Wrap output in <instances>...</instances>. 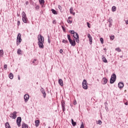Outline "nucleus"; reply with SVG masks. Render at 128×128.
Instances as JSON below:
<instances>
[{
    "mask_svg": "<svg viewBox=\"0 0 128 128\" xmlns=\"http://www.w3.org/2000/svg\"><path fill=\"white\" fill-rule=\"evenodd\" d=\"M100 42L101 44H104V38H100Z\"/></svg>",
    "mask_w": 128,
    "mask_h": 128,
    "instance_id": "obj_38",
    "label": "nucleus"
},
{
    "mask_svg": "<svg viewBox=\"0 0 128 128\" xmlns=\"http://www.w3.org/2000/svg\"><path fill=\"white\" fill-rule=\"evenodd\" d=\"M8 76L10 80H12L14 78V74H12V73H10Z\"/></svg>",
    "mask_w": 128,
    "mask_h": 128,
    "instance_id": "obj_24",
    "label": "nucleus"
},
{
    "mask_svg": "<svg viewBox=\"0 0 128 128\" xmlns=\"http://www.w3.org/2000/svg\"><path fill=\"white\" fill-rule=\"evenodd\" d=\"M96 124H102V120H98V121H96Z\"/></svg>",
    "mask_w": 128,
    "mask_h": 128,
    "instance_id": "obj_33",
    "label": "nucleus"
},
{
    "mask_svg": "<svg viewBox=\"0 0 128 128\" xmlns=\"http://www.w3.org/2000/svg\"><path fill=\"white\" fill-rule=\"evenodd\" d=\"M4 56V50H0V56H1V58H2Z\"/></svg>",
    "mask_w": 128,
    "mask_h": 128,
    "instance_id": "obj_25",
    "label": "nucleus"
},
{
    "mask_svg": "<svg viewBox=\"0 0 128 128\" xmlns=\"http://www.w3.org/2000/svg\"><path fill=\"white\" fill-rule=\"evenodd\" d=\"M112 23H110L109 24V28H110L112 26Z\"/></svg>",
    "mask_w": 128,
    "mask_h": 128,
    "instance_id": "obj_49",
    "label": "nucleus"
},
{
    "mask_svg": "<svg viewBox=\"0 0 128 128\" xmlns=\"http://www.w3.org/2000/svg\"><path fill=\"white\" fill-rule=\"evenodd\" d=\"M17 54H22V50H20V48L18 49L17 50Z\"/></svg>",
    "mask_w": 128,
    "mask_h": 128,
    "instance_id": "obj_27",
    "label": "nucleus"
},
{
    "mask_svg": "<svg viewBox=\"0 0 128 128\" xmlns=\"http://www.w3.org/2000/svg\"><path fill=\"white\" fill-rule=\"evenodd\" d=\"M17 24H18V26H20V20L18 21Z\"/></svg>",
    "mask_w": 128,
    "mask_h": 128,
    "instance_id": "obj_45",
    "label": "nucleus"
},
{
    "mask_svg": "<svg viewBox=\"0 0 128 128\" xmlns=\"http://www.w3.org/2000/svg\"><path fill=\"white\" fill-rule=\"evenodd\" d=\"M58 84H60L61 86H64V82L62 81V80L59 79L58 80Z\"/></svg>",
    "mask_w": 128,
    "mask_h": 128,
    "instance_id": "obj_17",
    "label": "nucleus"
},
{
    "mask_svg": "<svg viewBox=\"0 0 128 128\" xmlns=\"http://www.w3.org/2000/svg\"><path fill=\"white\" fill-rule=\"evenodd\" d=\"M87 24V26L89 28H90V24L88 22H86Z\"/></svg>",
    "mask_w": 128,
    "mask_h": 128,
    "instance_id": "obj_36",
    "label": "nucleus"
},
{
    "mask_svg": "<svg viewBox=\"0 0 128 128\" xmlns=\"http://www.w3.org/2000/svg\"><path fill=\"white\" fill-rule=\"evenodd\" d=\"M30 98V96L28 94H26L25 95H24V102H26L28 101V100Z\"/></svg>",
    "mask_w": 128,
    "mask_h": 128,
    "instance_id": "obj_10",
    "label": "nucleus"
},
{
    "mask_svg": "<svg viewBox=\"0 0 128 128\" xmlns=\"http://www.w3.org/2000/svg\"><path fill=\"white\" fill-rule=\"evenodd\" d=\"M102 84H106L108 82V79L106 78H104L102 79Z\"/></svg>",
    "mask_w": 128,
    "mask_h": 128,
    "instance_id": "obj_15",
    "label": "nucleus"
},
{
    "mask_svg": "<svg viewBox=\"0 0 128 128\" xmlns=\"http://www.w3.org/2000/svg\"><path fill=\"white\" fill-rule=\"evenodd\" d=\"M39 2L40 4H44V0H39Z\"/></svg>",
    "mask_w": 128,
    "mask_h": 128,
    "instance_id": "obj_28",
    "label": "nucleus"
},
{
    "mask_svg": "<svg viewBox=\"0 0 128 128\" xmlns=\"http://www.w3.org/2000/svg\"><path fill=\"white\" fill-rule=\"evenodd\" d=\"M76 38L72 40L70 38V34L67 35L68 42L72 46H76V41L77 44H80V36H78V34H76Z\"/></svg>",
    "mask_w": 128,
    "mask_h": 128,
    "instance_id": "obj_1",
    "label": "nucleus"
},
{
    "mask_svg": "<svg viewBox=\"0 0 128 128\" xmlns=\"http://www.w3.org/2000/svg\"><path fill=\"white\" fill-rule=\"evenodd\" d=\"M52 22L54 24H56V20H53Z\"/></svg>",
    "mask_w": 128,
    "mask_h": 128,
    "instance_id": "obj_48",
    "label": "nucleus"
},
{
    "mask_svg": "<svg viewBox=\"0 0 128 128\" xmlns=\"http://www.w3.org/2000/svg\"><path fill=\"white\" fill-rule=\"evenodd\" d=\"M60 54H62V49H60Z\"/></svg>",
    "mask_w": 128,
    "mask_h": 128,
    "instance_id": "obj_50",
    "label": "nucleus"
},
{
    "mask_svg": "<svg viewBox=\"0 0 128 128\" xmlns=\"http://www.w3.org/2000/svg\"><path fill=\"white\" fill-rule=\"evenodd\" d=\"M105 110H108V106H105Z\"/></svg>",
    "mask_w": 128,
    "mask_h": 128,
    "instance_id": "obj_51",
    "label": "nucleus"
},
{
    "mask_svg": "<svg viewBox=\"0 0 128 128\" xmlns=\"http://www.w3.org/2000/svg\"><path fill=\"white\" fill-rule=\"evenodd\" d=\"M36 59H34L33 61H32V63L33 64H35V65L36 66V64H38V62H36Z\"/></svg>",
    "mask_w": 128,
    "mask_h": 128,
    "instance_id": "obj_32",
    "label": "nucleus"
},
{
    "mask_svg": "<svg viewBox=\"0 0 128 128\" xmlns=\"http://www.w3.org/2000/svg\"><path fill=\"white\" fill-rule=\"evenodd\" d=\"M17 16H19L18 13Z\"/></svg>",
    "mask_w": 128,
    "mask_h": 128,
    "instance_id": "obj_59",
    "label": "nucleus"
},
{
    "mask_svg": "<svg viewBox=\"0 0 128 128\" xmlns=\"http://www.w3.org/2000/svg\"><path fill=\"white\" fill-rule=\"evenodd\" d=\"M124 82H120L118 84V87L119 88H120V90H122V88H124Z\"/></svg>",
    "mask_w": 128,
    "mask_h": 128,
    "instance_id": "obj_14",
    "label": "nucleus"
},
{
    "mask_svg": "<svg viewBox=\"0 0 128 128\" xmlns=\"http://www.w3.org/2000/svg\"><path fill=\"white\" fill-rule=\"evenodd\" d=\"M48 44H50V36H48Z\"/></svg>",
    "mask_w": 128,
    "mask_h": 128,
    "instance_id": "obj_42",
    "label": "nucleus"
},
{
    "mask_svg": "<svg viewBox=\"0 0 128 128\" xmlns=\"http://www.w3.org/2000/svg\"><path fill=\"white\" fill-rule=\"evenodd\" d=\"M102 60L103 62L107 63L108 62V60H106V56H102Z\"/></svg>",
    "mask_w": 128,
    "mask_h": 128,
    "instance_id": "obj_16",
    "label": "nucleus"
},
{
    "mask_svg": "<svg viewBox=\"0 0 128 128\" xmlns=\"http://www.w3.org/2000/svg\"><path fill=\"white\" fill-rule=\"evenodd\" d=\"M20 42H22V34H20V33H18L16 38L17 46H18V44H20Z\"/></svg>",
    "mask_w": 128,
    "mask_h": 128,
    "instance_id": "obj_4",
    "label": "nucleus"
},
{
    "mask_svg": "<svg viewBox=\"0 0 128 128\" xmlns=\"http://www.w3.org/2000/svg\"><path fill=\"white\" fill-rule=\"evenodd\" d=\"M72 124L73 126H76V122L74 121V119H71Z\"/></svg>",
    "mask_w": 128,
    "mask_h": 128,
    "instance_id": "obj_18",
    "label": "nucleus"
},
{
    "mask_svg": "<svg viewBox=\"0 0 128 128\" xmlns=\"http://www.w3.org/2000/svg\"><path fill=\"white\" fill-rule=\"evenodd\" d=\"M10 118H12L13 120H16V112H14L12 114V116H10Z\"/></svg>",
    "mask_w": 128,
    "mask_h": 128,
    "instance_id": "obj_13",
    "label": "nucleus"
},
{
    "mask_svg": "<svg viewBox=\"0 0 128 128\" xmlns=\"http://www.w3.org/2000/svg\"><path fill=\"white\" fill-rule=\"evenodd\" d=\"M80 128H84V122H82V124H81Z\"/></svg>",
    "mask_w": 128,
    "mask_h": 128,
    "instance_id": "obj_39",
    "label": "nucleus"
},
{
    "mask_svg": "<svg viewBox=\"0 0 128 128\" xmlns=\"http://www.w3.org/2000/svg\"><path fill=\"white\" fill-rule=\"evenodd\" d=\"M69 32L70 34H76H76H78V32H75L74 30H69Z\"/></svg>",
    "mask_w": 128,
    "mask_h": 128,
    "instance_id": "obj_21",
    "label": "nucleus"
},
{
    "mask_svg": "<svg viewBox=\"0 0 128 128\" xmlns=\"http://www.w3.org/2000/svg\"><path fill=\"white\" fill-rule=\"evenodd\" d=\"M114 36H110V40H114Z\"/></svg>",
    "mask_w": 128,
    "mask_h": 128,
    "instance_id": "obj_34",
    "label": "nucleus"
},
{
    "mask_svg": "<svg viewBox=\"0 0 128 128\" xmlns=\"http://www.w3.org/2000/svg\"><path fill=\"white\" fill-rule=\"evenodd\" d=\"M62 29L63 32H66V28H64V27L62 26Z\"/></svg>",
    "mask_w": 128,
    "mask_h": 128,
    "instance_id": "obj_40",
    "label": "nucleus"
},
{
    "mask_svg": "<svg viewBox=\"0 0 128 128\" xmlns=\"http://www.w3.org/2000/svg\"><path fill=\"white\" fill-rule=\"evenodd\" d=\"M82 88L84 90H88V86L86 84V80L84 79L82 83Z\"/></svg>",
    "mask_w": 128,
    "mask_h": 128,
    "instance_id": "obj_5",
    "label": "nucleus"
},
{
    "mask_svg": "<svg viewBox=\"0 0 128 128\" xmlns=\"http://www.w3.org/2000/svg\"><path fill=\"white\" fill-rule=\"evenodd\" d=\"M18 80H20V76H18Z\"/></svg>",
    "mask_w": 128,
    "mask_h": 128,
    "instance_id": "obj_53",
    "label": "nucleus"
},
{
    "mask_svg": "<svg viewBox=\"0 0 128 128\" xmlns=\"http://www.w3.org/2000/svg\"><path fill=\"white\" fill-rule=\"evenodd\" d=\"M26 5L28 4V1L26 2Z\"/></svg>",
    "mask_w": 128,
    "mask_h": 128,
    "instance_id": "obj_54",
    "label": "nucleus"
},
{
    "mask_svg": "<svg viewBox=\"0 0 128 128\" xmlns=\"http://www.w3.org/2000/svg\"><path fill=\"white\" fill-rule=\"evenodd\" d=\"M20 122H22V117H18L16 119V124L18 126H20Z\"/></svg>",
    "mask_w": 128,
    "mask_h": 128,
    "instance_id": "obj_8",
    "label": "nucleus"
},
{
    "mask_svg": "<svg viewBox=\"0 0 128 128\" xmlns=\"http://www.w3.org/2000/svg\"><path fill=\"white\" fill-rule=\"evenodd\" d=\"M48 128H50V126H49V127H48Z\"/></svg>",
    "mask_w": 128,
    "mask_h": 128,
    "instance_id": "obj_61",
    "label": "nucleus"
},
{
    "mask_svg": "<svg viewBox=\"0 0 128 128\" xmlns=\"http://www.w3.org/2000/svg\"><path fill=\"white\" fill-rule=\"evenodd\" d=\"M116 80V75L115 74H113L111 78H110V84H112L114 83Z\"/></svg>",
    "mask_w": 128,
    "mask_h": 128,
    "instance_id": "obj_3",
    "label": "nucleus"
},
{
    "mask_svg": "<svg viewBox=\"0 0 128 128\" xmlns=\"http://www.w3.org/2000/svg\"><path fill=\"white\" fill-rule=\"evenodd\" d=\"M88 38H89V42H90V44H92V37L90 36V34H88Z\"/></svg>",
    "mask_w": 128,
    "mask_h": 128,
    "instance_id": "obj_11",
    "label": "nucleus"
},
{
    "mask_svg": "<svg viewBox=\"0 0 128 128\" xmlns=\"http://www.w3.org/2000/svg\"><path fill=\"white\" fill-rule=\"evenodd\" d=\"M67 22H68V24H72V20H70V19H68Z\"/></svg>",
    "mask_w": 128,
    "mask_h": 128,
    "instance_id": "obj_35",
    "label": "nucleus"
},
{
    "mask_svg": "<svg viewBox=\"0 0 128 128\" xmlns=\"http://www.w3.org/2000/svg\"><path fill=\"white\" fill-rule=\"evenodd\" d=\"M108 22H110V23H112V18H109L108 20Z\"/></svg>",
    "mask_w": 128,
    "mask_h": 128,
    "instance_id": "obj_37",
    "label": "nucleus"
},
{
    "mask_svg": "<svg viewBox=\"0 0 128 128\" xmlns=\"http://www.w3.org/2000/svg\"><path fill=\"white\" fill-rule=\"evenodd\" d=\"M35 8L36 10H40V6H38V5L36 6V7H35Z\"/></svg>",
    "mask_w": 128,
    "mask_h": 128,
    "instance_id": "obj_41",
    "label": "nucleus"
},
{
    "mask_svg": "<svg viewBox=\"0 0 128 128\" xmlns=\"http://www.w3.org/2000/svg\"><path fill=\"white\" fill-rule=\"evenodd\" d=\"M38 42H44V36H42L41 34H39L38 36Z\"/></svg>",
    "mask_w": 128,
    "mask_h": 128,
    "instance_id": "obj_6",
    "label": "nucleus"
},
{
    "mask_svg": "<svg viewBox=\"0 0 128 128\" xmlns=\"http://www.w3.org/2000/svg\"><path fill=\"white\" fill-rule=\"evenodd\" d=\"M126 24H128V20H126Z\"/></svg>",
    "mask_w": 128,
    "mask_h": 128,
    "instance_id": "obj_56",
    "label": "nucleus"
},
{
    "mask_svg": "<svg viewBox=\"0 0 128 128\" xmlns=\"http://www.w3.org/2000/svg\"><path fill=\"white\" fill-rule=\"evenodd\" d=\"M61 106L62 110V112H66V102H64V100H62L61 101Z\"/></svg>",
    "mask_w": 128,
    "mask_h": 128,
    "instance_id": "obj_7",
    "label": "nucleus"
},
{
    "mask_svg": "<svg viewBox=\"0 0 128 128\" xmlns=\"http://www.w3.org/2000/svg\"><path fill=\"white\" fill-rule=\"evenodd\" d=\"M62 42H63L64 44H68V40H63Z\"/></svg>",
    "mask_w": 128,
    "mask_h": 128,
    "instance_id": "obj_30",
    "label": "nucleus"
},
{
    "mask_svg": "<svg viewBox=\"0 0 128 128\" xmlns=\"http://www.w3.org/2000/svg\"><path fill=\"white\" fill-rule=\"evenodd\" d=\"M116 50L117 52H122V50H120V48H117L116 49Z\"/></svg>",
    "mask_w": 128,
    "mask_h": 128,
    "instance_id": "obj_31",
    "label": "nucleus"
},
{
    "mask_svg": "<svg viewBox=\"0 0 128 128\" xmlns=\"http://www.w3.org/2000/svg\"><path fill=\"white\" fill-rule=\"evenodd\" d=\"M58 8H59V10H62V6H60V5H58Z\"/></svg>",
    "mask_w": 128,
    "mask_h": 128,
    "instance_id": "obj_43",
    "label": "nucleus"
},
{
    "mask_svg": "<svg viewBox=\"0 0 128 128\" xmlns=\"http://www.w3.org/2000/svg\"><path fill=\"white\" fill-rule=\"evenodd\" d=\"M72 14L73 16H75V14H76V12H72Z\"/></svg>",
    "mask_w": 128,
    "mask_h": 128,
    "instance_id": "obj_52",
    "label": "nucleus"
},
{
    "mask_svg": "<svg viewBox=\"0 0 128 128\" xmlns=\"http://www.w3.org/2000/svg\"><path fill=\"white\" fill-rule=\"evenodd\" d=\"M73 36H74V38H76V34H73Z\"/></svg>",
    "mask_w": 128,
    "mask_h": 128,
    "instance_id": "obj_46",
    "label": "nucleus"
},
{
    "mask_svg": "<svg viewBox=\"0 0 128 128\" xmlns=\"http://www.w3.org/2000/svg\"><path fill=\"white\" fill-rule=\"evenodd\" d=\"M112 12H116V6H113L112 8Z\"/></svg>",
    "mask_w": 128,
    "mask_h": 128,
    "instance_id": "obj_26",
    "label": "nucleus"
},
{
    "mask_svg": "<svg viewBox=\"0 0 128 128\" xmlns=\"http://www.w3.org/2000/svg\"><path fill=\"white\" fill-rule=\"evenodd\" d=\"M74 10V8L71 7L70 9V12L72 14V11Z\"/></svg>",
    "mask_w": 128,
    "mask_h": 128,
    "instance_id": "obj_29",
    "label": "nucleus"
},
{
    "mask_svg": "<svg viewBox=\"0 0 128 128\" xmlns=\"http://www.w3.org/2000/svg\"><path fill=\"white\" fill-rule=\"evenodd\" d=\"M22 128H28V126L26 123L24 122L22 124Z\"/></svg>",
    "mask_w": 128,
    "mask_h": 128,
    "instance_id": "obj_20",
    "label": "nucleus"
},
{
    "mask_svg": "<svg viewBox=\"0 0 128 128\" xmlns=\"http://www.w3.org/2000/svg\"><path fill=\"white\" fill-rule=\"evenodd\" d=\"M8 68V64H4V68L6 69Z\"/></svg>",
    "mask_w": 128,
    "mask_h": 128,
    "instance_id": "obj_44",
    "label": "nucleus"
},
{
    "mask_svg": "<svg viewBox=\"0 0 128 128\" xmlns=\"http://www.w3.org/2000/svg\"><path fill=\"white\" fill-rule=\"evenodd\" d=\"M36 84H38V82H36Z\"/></svg>",
    "mask_w": 128,
    "mask_h": 128,
    "instance_id": "obj_60",
    "label": "nucleus"
},
{
    "mask_svg": "<svg viewBox=\"0 0 128 128\" xmlns=\"http://www.w3.org/2000/svg\"><path fill=\"white\" fill-rule=\"evenodd\" d=\"M51 12L53 14H58V12H56V10L54 9H52Z\"/></svg>",
    "mask_w": 128,
    "mask_h": 128,
    "instance_id": "obj_22",
    "label": "nucleus"
},
{
    "mask_svg": "<svg viewBox=\"0 0 128 128\" xmlns=\"http://www.w3.org/2000/svg\"><path fill=\"white\" fill-rule=\"evenodd\" d=\"M104 104L105 106H108V102H105L104 103Z\"/></svg>",
    "mask_w": 128,
    "mask_h": 128,
    "instance_id": "obj_47",
    "label": "nucleus"
},
{
    "mask_svg": "<svg viewBox=\"0 0 128 128\" xmlns=\"http://www.w3.org/2000/svg\"><path fill=\"white\" fill-rule=\"evenodd\" d=\"M22 20L24 24H28V18L26 17V14L24 13V12H22Z\"/></svg>",
    "mask_w": 128,
    "mask_h": 128,
    "instance_id": "obj_2",
    "label": "nucleus"
},
{
    "mask_svg": "<svg viewBox=\"0 0 128 128\" xmlns=\"http://www.w3.org/2000/svg\"><path fill=\"white\" fill-rule=\"evenodd\" d=\"M76 104V101H74V104Z\"/></svg>",
    "mask_w": 128,
    "mask_h": 128,
    "instance_id": "obj_57",
    "label": "nucleus"
},
{
    "mask_svg": "<svg viewBox=\"0 0 128 128\" xmlns=\"http://www.w3.org/2000/svg\"><path fill=\"white\" fill-rule=\"evenodd\" d=\"M35 126H40V120H35Z\"/></svg>",
    "mask_w": 128,
    "mask_h": 128,
    "instance_id": "obj_19",
    "label": "nucleus"
},
{
    "mask_svg": "<svg viewBox=\"0 0 128 128\" xmlns=\"http://www.w3.org/2000/svg\"><path fill=\"white\" fill-rule=\"evenodd\" d=\"M40 90L43 94V98H46V91L44 90V88H42Z\"/></svg>",
    "mask_w": 128,
    "mask_h": 128,
    "instance_id": "obj_9",
    "label": "nucleus"
},
{
    "mask_svg": "<svg viewBox=\"0 0 128 128\" xmlns=\"http://www.w3.org/2000/svg\"><path fill=\"white\" fill-rule=\"evenodd\" d=\"M6 128H10V124L8 122H7L5 124Z\"/></svg>",
    "mask_w": 128,
    "mask_h": 128,
    "instance_id": "obj_23",
    "label": "nucleus"
},
{
    "mask_svg": "<svg viewBox=\"0 0 128 128\" xmlns=\"http://www.w3.org/2000/svg\"><path fill=\"white\" fill-rule=\"evenodd\" d=\"M38 46L40 48H44V42H38Z\"/></svg>",
    "mask_w": 128,
    "mask_h": 128,
    "instance_id": "obj_12",
    "label": "nucleus"
},
{
    "mask_svg": "<svg viewBox=\"0 0 128 128\" xmlns=\"http://www.w3.org/2000/svg\"><path fill=\"white\" fill-rule=\"evenodd\" d=\"M70 18H72V16H69L68 18V20H70Z\"/></svg>",
    "mask_w": 128,
    "mask_h": 128,
    "instance_id": "obj_55",
    "label": "nucleus"
},
{
    "mask_svg": "<svg viewBox=\"0 0 128 128\" xmlns=\"http://www.w3.org/2000/svg\"><path fill=\"white\" fill-rule=\"evenodd\" d=\"M125 104H126V106H128V102H126V103H125Z\"/></svg>",
    "mask_w": 128,
    "mask_h": 128,
    "instance_id": "obj_58",
    "label": "nucleus"
},
{
    "mask_svg": "<svg viewBox=\"0 0 128 128\" xmlns=\"http://www.w3.org/2000/svg\"><path fill=\"white\" fill-rule=\"evenodd\" d=\"M104 50H106V48H104Z\"/></svg>",
    "mask_w": 128,
    "mask_h": 128,
    "instance_id": "obj_62",
    "label": "nucleus"
}]
</instances>
